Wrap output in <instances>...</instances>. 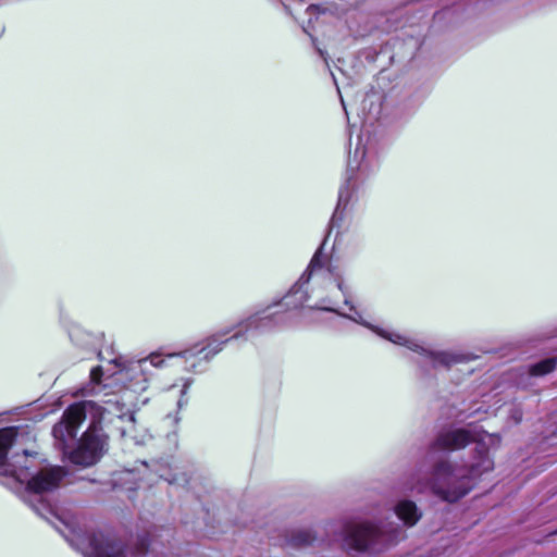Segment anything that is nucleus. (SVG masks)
<instances>
[{"instance_id": "obj_1", "label": "nucleus", "mask_w": 557, "mask_h": 557, "mask_svg": "<svg viewBox=\"0 0 557 557\" xmlns=\"http://www.w3.org/2000/svg\"><path fill=\"white\" fill-rule=\"evenodd\" d=\"M326 257L322 253L320 247L313 255L307 270L294 284L284 298L273 305V307H285L286 309H298L309 299H315L311 309L334 312L339 317L346 318L358 323L377 336L395 344L404 346L407 349L418 354L422 362L430 364L433 369H448L453 364L462 363L469 360L467 355L456 354L447 350H434L426 347L421 341L407 336L404 333L385 329L368 322L362 314L348 299L347 288H345L341 277H334L329 268L324 267ZM272 306L267 307L260 312L271 314L275 323L271 330L284 322L283 315L278 311H271Z\"/></svg>"}, {"instance_id": "obj_2", "label": "nucleus", "mask_w": 557, "mask_h": 557, "mask_svg": "<svg viewBox=\"0 0 557 557\" xmlns=\"http://www.w3.org/2000/svg\"><path fill=\"white\" fill-rule=\"evenodd\" d=\"M326 257L322 253L320 247L313 255L307 270L294 284L284 298L273 305V307H285L286 309H298L309 299H315L311 309L334 312L339 317L346 318L358 323L377 336L395 344L404 346L407 349L418 354L422 362L430 364L433 369H448L453 364L462 363L469 360L467 355L456 354L447 350H434L426 347L421 341L407 336L404 333L385 329L368 322L362 314L348 299L347 288H345L341 277H334L329 268L324 267ZM272 306L267 307L260 312L271 314L275 323L271 330L284 322L283 315L278 311H271Z\"/></svg>"}, {"instance_id": "obj_3", "label": "nucleus", "mask_w": 557, "mask_h": 557, "mask_svg": "<svg viewBox=\"0 0 557 557\" xmlns=\"http://www.w3.org/2000/svg\"><path fill=\"white\" fill-rule=\"evenodd\" d=\"M475 443L472 460L463 466H456L447 460L434 465L430 476L422 481L412 479L410 490L417 493L430 491L445 503H456L469 494L476 479L494 468L484 438L476 426L451 428L441 431L430 445L431 451H455Z\"/></svg>"}, {"instance_id": "obj_4", "label": "nucleus", "mask_w": 557, "mask_h": 557, "mask_svg": "<svg viewBox=\"0 0 557 557\" xmlns=\"http://www.w3.org/2000/svg\"><path fill=\"white\" fill-rule=\"evenodd\" d=\"M125 404L119 395H112L101 401H78L65 409L62 419L52 429V435L59 441L62 449L66 448V442L76 437L78 428L87 417H98L104 423H113L124 440L136 445L146 443L149 435L145 430H139L135 419V412L124 411Z\"/></svg>"}, {"instance_id": "obj_5", "label": "nucleus", "mask_w": 557, "mask_h": 557, "mask_svg": "<svg viewBox=\"0 0 557 557\" xmlns=\"http://www.w3.org/2000/svg\"><path fill=\"white\" fill-rule=\"evenodd\" d=\"M17 460L13 465L12 474L20 482H26V492L29 497L40 502V507L33 506L34 510L41 517L47 518L46 513L52 515L50 504L44 502V495L57 490L66 475V471L60 466H50L30 474L28 466V450H24L22 456H16Z\"/></svg>"}, {"instance_id": "obj_6", "label": "nucleus", "mask_w": 557, "mask_h": 557, "mask_svg": "<svg viewBox=\"0 0 557 557\" xmlns=\"http://www.w3.org/2000/svg\"><path fill=\"white\" fill-rule=\"evenodd\" d=\"M274 324L275 323L273 322L271 314H265V312H256L249 315L247 319L231 326L224 327L208 337L207 343L202 348L197 350L194 348L186 349L185 351H190L187 357L177 356L176 358H182L185 361H188L190 358L199 356L200 358L209 361L215 355L222 351L226 343L233 339L247 338V335L249 334L270 331Z\"/></svg>"}, {"instance_id": "obj_7", "label": "nucleus", "mask_w": 557, "mask_h": 557, "mask_svg": "<svg viewBox=\"0 0 557 557\" xmlns=\"http://www.w3.org/2000/svg\"><path fill=\"white\" fill-rule=\"evenodd\" d=\"M403 530L391 523H352L344 530L343 545L348 552L379 553L395 544Z\"/></svg>"}, {"instance_id": "obj_8", "label": "nucleus", "mask_w": 557, "mask_h": 557, "mask_svg": "<svg viewBox=\"0 0 557 557\" xmlns=\"http://www.w3.org/2000/svg\"><path fill=\"white\" fill-rule=\"evenodd\" d=\"M190 351H177L170 354L152 352L147 358L132 362L128 367L121 369L116 380L124 383L125 391L140 394L148 388L149 381L152 377V368H164L169 366L170 360L177 356L187 357Z\"/></svg>"}, {"instance_id": "obj_9", "label": "nucleus", "mask_w": 557, "mask_h": 557, "mask_svg": "<svg viewBox=\"0 0 557 557\" xmlns=\"http://www.w3.org/2000/svg\"><path fill=\"white\" fill-rule=\"evenodd\" d=\"M90 423L84 432L75 449L70 451V460L83 467L95 465L102 456L107 446V436L102 432L101 424L104 423L98 417H88Z\"/></svg>"}, {"instance_id": "obj_10", "label": "nucleus", "mask_w": 557, "mask_h": 557, "mask_svg": "<svg viewBox=\"0 0 557 557\" xmlns=\"http://www.w3.org/2000/svg\"><path fill=\"white\" fill-rule=\"evenodd\" d=\"M89 555L92 557H148L153 544L148 537L138 539L136 550H129L122 542L102 535H92L88 539Z\"/></svg>"}, {"instance_id": "obj_11", "label": "nucleus", "mask_w": 557, "mask_h": 557, "mask_svg": "<svg viewBox=\"0 0 557 557\" xmlns=\"http://www.w3.org/2000/svg\"><path fill=\"white\" fill-rule=\"evenodd\" d=\"M366 156H367V149L361 143V138L359 137V141L356 146V149L354 153H349L348 157V165H347V178L345 183L341 186L338 190V200L337 206L335 208V211L333 213V216L331 219V231L335 227L337 224V221L342 220L343 212L346 210L350 196H351V188H350V181L355 173L357 171H363L367 169L366 164Z\"/></svg>"}, {"instance_id": "obj_12", "label": "nucleus", "mask_w": 557, "mask_h": 557, "mask_svg": "<svg viewBox=\"0 0 557 557\" xmlns=\"http://www.w3.org/2000/svg\"><path fill=\"white\" fill-rule=\"evenodd\" d=\"M141 476L134 469H125L114 474L113 488L127 493V498L133 500L135 491L141 487Z\"/></svg>"}, {"instance_id": "obj_13", "label": "nucleus", "mask_w": 557, "mask_h": 557, "mask_svg": "<svg viewBox=\"0 0 557 557\" xmlns=\"http://www.w3.org/2000/svg\"><path fill=\"white\" fill-rule=\"evenodd\" d=\"M395 513L406 527H413L422 517L417 504L409 499H403L395 506Z\"/></svg>"}, {"instance_id": "obj_14", "label": "nucleus", "mask_w": 557, "mask_h": 557, "mask_svg": "<svg viewBox=\"0 0 557 557\" xmlns=\"http://www.w3.org/2000/svg\"><path fill=\"white\" fill-rule=\"evenodd\" d=\"M193 379L183 377L168 388L169 397H177L176 407L177 410L185 408L188 405L189 397L188 392L193 384Z\"/></svg>"}, {"instance_id": "obj_15", "label": "nucleus", "mask_w": 557, "mask_h": 557, "mask_svg": "<svg viewBox=\"0 0 557 557\" xmlns=\"http://www.w3.org/2000/svg\"><path fill=\"white\" fill-rule=\"evenodd\" d=\"M557 368V357L546 358L529 366L531 376H543L553 372Z\"/></svg>"}, {"instance_id": "obj_16", "label": "nucleus", "mask_w": 557, "mask_h": 557, "mask_svg": "<svg viewBox=\"0 0 557 557\" xmlns=\"http://www.w3.org/2000/svg\"><path fill=\"white\" fill-rule=\"evenodd\" d=\"M15 436L16 433L12 428L0 430V466L5 463L8 451L15 441Z\"/></svg>"}, {"instance_id": "obj_17", "label": "nucleus", "mask_w": 557, "mask_h": 557, "mask_svg": "<svg viewBox=\"0 0 557 557\" xmlns=\"http://www.w3.org/2000/svg\"><path fill=\"white\" fill-rule=\"evenodd\" d=\"M317 540L315 534L312 530H299L293 534L289 539V543L295 547H305L314 543Z\"/></svg>"}, {"instance_id": "obj_18", "label": "nucleus", "mask_w": 557, "mask_h": 557, "mask_svg": "<svg viewBox=\"0 0 557 557\" xmlns=\"http://www.w3.org/2000/svg\"><path fill=\"white\" fill-rule=\"evenodd\" d=\"M103 375V371L101 367H95L90 370V393L91 394H98L102 388L106 387L101 386V377Z\"/></svg>"}, {"instance_id": "obj_19", "label": "nucleus", "mask_w": 557, "mask_h": 557, "mask_svg": "<svg viewBox=\"0 0 557 557\" xmlns=\"http://www.w3.org/2000/svg\"><path fill=\"white\" fill-rule=\"evenodd\" d=\"M522 410L519 406H513L509 412V418L513 421L515 424H519L522 420Z\"/></svg>"}, {"instance_id": "obj_20", "label": "nucleus", "mask_w": 557, "mask_h": 557, "mask_svg": "<svg viewBox=\"0 0 557 557\" xmlns=\"http://www.w3.org/2000/svg\"><path fill=\"white\" fill-rule=\"evenodd\" d=\"M166 419L170 420L172 423L177 424L181 420V417L178 416V412H176L174 414L169 413Z\"/></svg>"}, {"instance_id": "obj_21", "label": "nucleus", "mask_w": 557, "mask_h": 557, "mask_svg": "<svg viewBox=\"0 0 557 557\" xmlns=\"http://www.w3.org/2000/svg\"><path fill=\"white\" fill-rule=\"evenodd\" d=\"M308 10H309V11H319V7H318V5H313V4H312V5H309V7H308Z\"/></svg>"}, {"instance_id": "obj_22", "label": "nucleus", "mask_w": 557, "mask_h": 557, "mask_svg": "<svg viewBox=\"0 0 557 557\" xmlns=\"http://www.w3.org/2000/svg\"><path fill=\"white\" fill-rule=\"evenodd\" d=\"M140 465H141L144 472H147V470H148L147 463L145 461H141Z\"/></svg>"}, {"instance_id": "obj_23", "label": "nucleus", "mask_w": 557, "mask_h": 557, "mask_svg": "<svg viewBox=\"0 0 557 557\" xmlns=\"http://www.w3.org/2000/svg\"><path fill=\"white\" fill-rule=\"evenodd\" d=\"M554 534H557V530L554 532Z\"/></svg>"}]
</instances>
